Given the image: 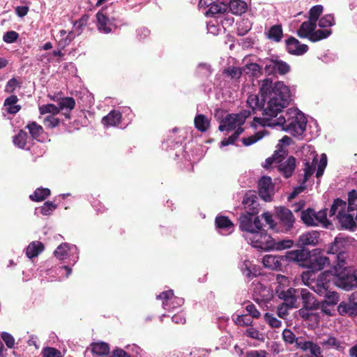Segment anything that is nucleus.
Returning a JSON list of instances; mask_svg holds the SVG:
<instances>
[{"label":"nucleus","mask_w":357,"mask_h":357,"mask_svg":"<svg viewBox=\"0 0 357 357\" xmlns=\"http://www.w3.org/2000/svg\"><path fill=\"white\" fill-rule=\"evenodd\" d=\"M260 94L261 98L257 95H250L247 103L253 113L261 112L264 125L280 127L294 137L303 135L307 125L304 114L297 108L283 111L291 101L289 86L282 82L273 83L271 79L266 78L261 82Z\"/></svg>","instance_id":"f257e3e1"},{"label":"nucleus","mask_w":357,"mask_h":357,"mask_svg":"<svg viewBox=\"0 0 357 357\" xmlns=\"http://www.w3.org/2000/svg\"><path fill=\"white\" fill-rule=\"evenodd\" d=\"M327 209H322L316 212L313 208H308L301 211V219L308 227H314L321 225L327 227L330 224L327 219Z\"/></svg>","instance_id":"f03ea898"},{"label":"nucleus","mask_w":357,"mask_h":357,"mask_svg":"<svg viewBox=\"0 0 357 357\" xmlns=\"http://www.w3.org/2000/svg\"><path fill=\"white\" fill-rule=\"evenodd\" d=\"M276 213L275 231L286 234L290 233L295 223V218L293 213L289 208L284 206L279 207Z\"/></svg>","instance_id":"7ed1b4c3"},{"label":"nucleus","mask_w":357,"mask_h":357,"mask_svg":"<svg viewBox=\"0 0 357 357\" xmlns=\"http://www.w3.org/2000/svg\"><path fill=\"white\" fill-rule=\"evenodd\" d=\"M244 237L250 244L258 249L271 250L275 245L274 238L262 229L254 233L245 234Z\"/></svg>","instance_id":"20e7f679"},{"label":"nucleus","mask_w":357,"mask_h":357,"mask_svg":"<svg viewBox=\"0 0 357 357\" xmlns=\"http://www.w3.org/2000/svg\"><path fill=\"white\" fill-rule=\"evenodd\" d=\"M264 72L268 75H284L290 70V66L285 61L279 59L278 56L266 58L264 61Z\"/></svg>","instance_id":"39448f33"},{"label":"nucleus","mask_w":357,"mask_h":357,"mask_svg":"<svg viewBox=\"0 0 357 357\" xmlns=\"http://www.w3.org/2000/svg\"><path fill=\"white\" fill-rule=\"evenodd\" d=\"M240 228L245 234L254 233L262 228V224L257 215L243 214L239 218Z\"/></svg>","instance_id":"423d86ee"},{"label":"nucleus","mask_w":357,"mask_h":357,"mask_svg":"<svg viewBox=\"0 0 357 357\" xmlns=\"http://www.w3.org/2000/svg\"><path fill=\"white\" fill-rule=\"evenodd\" d=\"M258 191L260 197L265 202H271L275 194V185L270 176H263L258 182Z\"/></svg>","instance_id":"0eeeda50"},{"label":"nucleus","mask_w":357,"mask_h":357,"mask_svg":"<svg viewBox=\"0 0 357 357\" xmlns=\"http://www.w3.org/2000/svg\"><path fill=\"white\" fill-rule=\"evenodd\" d=\"M156 298L162 301V307L166 310H174L184 303V299L175 296L172 289L162 292Z\"/></svg>","instance_id":"6e6552de"},{"label":"nucleus","mask_w":357,"mask_h":357,"mask_svg":"<svg viewBox=\"0 0 357 357\" xmlns=\"http://www.w3.org/2000/svg\"><path fill=\"white\" fill-rule=\"evenodd\" d=\"M54 256L59 260H64L68 257H72L73 264L78 260V250L75 245H70L68 243H61L54 252Z\"/></svg>","instance_id":"1a4fd4ad"},{"label":"nucleus","mask_w":357,"mask_h":357,"mask_svg":"<svg viewBox=\"0 0 357 357\" xmlns=\"http://www.w3.org/2000/svg\"><path fill=\"white\" fill-rule=\"evenodd\" d=\"M278 171L285 177L289 178L295 168H296V159L294 156L287 157V153L284 151L282 156L280 157L277 164Z\"/></svg>","instance_id":"9d476101"},{"label":"nucleus","mask_w":357,"mask_h":357,"mask_svg":"<svg viewBox=\"0 0 357 357\" xmlns=\"http://www.w3.org/2000/svg\"><path fill=\"white\" fill-rule=\"evenodd\" d=\"M262 263L266 268L274 271H282L287 265L286 255H266L263 257Z\"/></svg>","instance_id":"9b49d317"},{"label":"nucleus","mask_w":357,"mask_h":357,"mask_svg":"<svg viewBox=\"0 0 357 357\" xmlns=\"http://www.w3.org/2000/svg\"><path fill=\"white\" fill-rule=\"evenodd\" d=\"M311 252L305 248L301 249L288 251L286 253V258L287 264L289 262H298L300 265L306 267V264L308 263Z\"/></svg>","instance_id":"f8f14e48"},{"label":"nucleus","mask_w":357,"mask_h":357,"mask_svg":"<svg viewBox=\"0 0 357 357\" xmlns=\"http://www.w3.org/2000/svg\"><path fill=\"white\" fill-rule=\"evenodd\" d=\"M317 249L313 250L314 253H311L308 263L306 264V268L312 272L321 271L329 264L328 257L317 255Z\"/></svg>","instance_id":"ddd939ff"},{"label":"nucleus","mask_w":357,"mask_h":357,"mask_svg":"<svg viewBox=\"0 0 357 357\" xmlns=\"http://www.w3.org/2000/svg\"><path fill=\"white\" fill-rule=\"evenodd\" d=\"M252 296L254 301L259 304L266 303L273 297V291L261 283L256 284Z\"/></svg>","instance_id":"4468645a"},{"label":"nucleus","mask_w":357,"mask_h":357,"mask_svg":"<svg viewBox=\"0 0 357 357\" xmlns=\"http://www.w3.org/2000/svg\"><path fill=\"white\" fill-rule=\"evenodd\" d=\"M336 284L345 291L356 288L357 277L355 271L352 274H340L337 279Z\"/></svg>","instance_id":"2eb2a0df"},{"label":"nucleus","mask_w":357,"mask_h":357,"mask_svg":"<svg viewBox=\"0 0 357 357\" xmlns=\"http://www.w3.org/2000/svg\"><path fill=\"white\" fill-rule=\"evenodd\" d=\"M320 234L317 231L312 230L302 234L297 241V245L300 248L306 246H315L318 244Z\"/></svg>","instance_id":"dca6fc26"},{"label":"nucleus","mask_w":357,"mask_h":357,"mask_svg":"<svg viewBox=\"0 0 357 357\" xmlns=\"http://www.w3.org/2000/svg\"><path fill=\"white\" fill-rule=\"evenodd\" d=\"M242 204L246 213L257 215L259 213V204L257 195L252 192L246 193L243 199Z\"/></svg>","instance_id":"f3484780"},{"label":"nucleus","mask_w":357,"mask_h":357,"mask_svg":"<svg viewBox=\"0 0 357 357\" xmlns=\"http://www.w3.org/2000/svg\"><path fill=\"white\" fill-rule=\"evenodd\" d=\"M287 51L294 55H303L308 50V46L305 44H301L298 40L293 36H290L285 41Z\"/></svg>","instance_id":"a211bd4d"},{"label":"nucleus","mask_w":357,"mask_h":357,"mask_svg":"<svg viewBox=\"0 0 357 357\" xmlns=\"http://www.w3.org/2000/svg\"><path fill=\"white\" fill-rule=\"evenodd\" d=\"M298 293L299 294L298 298L301 300L303 307L315 310L319 308V303L317 301L314 294L308 289H301Z\"/></svg>","instance_id":"6ab92c4d"},{"label":"nucleus","mask_w":357,"mask_h":357,"mask_svg":"<svg viewBox=\"0 0 357 357\" xmlns=\"http://www.w3.org/2000/svg\"><path fill=\"white\" fill-rule=\"evenodd\" d=\"M354 213H351V212H344L343 211H340L337 215L338 221L341 225V227L344 229H348L350 231H354L356 228V218H354Z\"/></svg>","instance_id":"aec40b11"},{"label":"nucleus","mask_w":357,"mask_h":357,"mask_svg":"<svg viewBox=\"0 0 357 357\" xmlns=\"http://www.w3.org/2000/svg\"><path fill=\"white\" fill-rule=\"evenodd\" d=\"M96 17L97 20V29L100 33L107 34L112 31L114 25L102 11H98Z\"/></svg>","instance_id":"412c9836"},{"label":"nucleus","mask_w":357,"mask_h":357,"mask_svg":"<svg viewBox=\"0 0 357 357\" xmlns=\"http://www.w3.org/2000/svg\"><path fill=\"white\" fill-rule=\"evenodd\" d=\"M299 289L289 288L287 291H282L279 294V297L283 299L286 305L290 307H297V300L299 298Z\"/></svg>","instance_id":"4be33fe9"},{"label":"nucleus","mask_w":357,"mask_h":357,"mask_svg":"<svg viewBox=\"0 0 357 357\" xmlns=\"http://www.w3.org/2000/svg\"><path fill=\"white\" fill-rule=\"evenodd\" d=\"M240 123L239 119L235 114H228L219 126L218 130L220 131H231L235 130L237 126H242Z\"/></svg>","instance_id":"5701e85b"},{"label":"nucleus","mask_w":357,"mask_h":357,"mask_svg":"<svg viewBox=\"0 0 357 357\" xmlns=\"http://www.w3.org/2000/svg\"><path fill=\"white\" fill-rule=\"evenodd\" d=\"M14 144L20 149L29 150L32 139L28 136L26 132L20 130V132L13 137Z\"/></svg>","instance_id":"b1692460"},{"label":"nucleus","mask_w":357,"mask_h":357,"mask_svg":"<svg viewBox=\"0 0 357 357\" xmlns=\"http://www.w3.org/2000/svg\"><path fill=\"white\" fill-rule=\"evenodd\" d=\"M240 268L242 273L250 279L260 274L259 268L248 259H245L240 264Z\"/></svg>","instance_id":"393cba45"},{"label":"nucleus","mask_w":357,"mask_h":357,"mask_svg":"<svg viewBox=\"0 0 357 357\" xmlns=\"http://www.w3.org/2000/svg\"><path fill=\"white\" fill-rule=\"evenodd\" d=\"M215 225L220 232L222 234H230L233 231L234 225L231 221L225 216H218L215 218Z\"/></svg>","instance_id":"a878e982"},{"label":"nucleus","mask_w":357,"mask_h":357,"mask_svg":"<svg viewBox=\"0 0 357 357\" xmlns=\"http://www.w3.org/2000/svg\"><path fill=\"white\" fill-rule=\"evenodd\" d=\"M316 28L317 22L309 20L301 24L299 29L297 31V35L301 38H307L309 39L310 34H312Z\"/></svg>","instance_id":"bb28decb"},{"label":"nucleus","mask_w":357,"mask_h":357,"mask_svg":"<svg viewBox=\"0 0 357 357\" xmlns=\"http://www.w3.org/2000/svg\"><path fill=\"white\" fill-rule=\"evenodd\" d=\"M330 286V281L326 280L324 275H321L317 278L313 290L321 296H324L328 291Z\"/></svg>","instance_id":"cd10ccee"},{"label":"nucleus","mask_w":357,"mask_h":357,"mask_svg":"<svg viewBox=\"0 0 357 357\" xmlns=\"http://www.w3.org/2000/svg\"><path fill=\"white\" fill-rule=\"evenodd\" d=\"M229 11L234 15H241L247 10V3L242 0H229L227 2Z\"/></svg>","instance_id":"c85d7f7f"},{"label":"nucleus","mask_w":357,"mask_h":357,"mask_svg":"<svg viewBox=\"0 0 357 357\" xmlns=\"http://www.w3.org/2000/svg\"><path fill=\"white\" fill-rule=\"evenodd\" d=\"M26 128L29 130L32 141L33 139H36L39 142L43 141L44 130L41 126L38 125L36 122L33 121L28 123Z\"/></svg>","instance_id":"c756f323"},{"label":"nucleus","mask_w":357,"mask_h":357,"mask_svg":"<svg viewBox=\"0 0 357 357\" xmlns=\"http://www.w3.org/2000/svg\"><path fill=\"white\" fill-rule=\"evenodd\" d=\"M75 106V101L73 98L66 97L59 100L58 107L59 112L61 110L66 109L67 112L64 113L66 119L70 118V111L74 109Z\"/></svg>","instance_id":"7c9ffc66"},{"label":"nucleus","mask_w":357,"mask_h":357,"mask_svg":"<svg viewBox=\"0 0 357 357\" xmlns=\"http://www.w3.org/2000/svg\"><path fill=\"white\" fill-rule=\"evenodd\" d=\"M121 114L117 110H112L102 119V123L106 126H116L121 120Z\"/></svg>","instance_id":"2f4dec72"},{"label":"nucleus","mask_w":357,"mask_h":357,"mask_svg":"<svg viewBox=\"0 0 357 357\" xmlns=\"http://www.w3.org/2000/svg\"><path fill=\"white\" fill-rule=\"evenodd\" d=\"M45 247L43 243L35 241L29 243L26 250V255L28 258L32 259L41 253Z\"/></svg>","instance_id":"473e14b6"},{"label":"nucleus","mask_w":357,"mask_h":357,"mask_svg":"<svg viewBox=\"0 0 357 357\" xmlns=\"http://www.w3.org/2000/svg\"><path fill=\"white\" fill-rule=\"evenodd\" d=\"M209 8L206 12V15H215L218 13H224L227 11L228 6H227V1H225V0L219 1V2L213 3L209 6H208Z\"/></svg>","instance_id":"72a5a7b5"},{"label":"nucleus","mask_w":357,"mask_h":357,"mask_svg":"<svg viewBox=\"0 0 357 357\" xmlns=\"http://www.w3.org/2000/svg\"><path fill=\"white\" fill-rule=\"evenodd\" d=\"M18 98L15 95H12L5 100L4 106L9 114H15L20 111L21 106L16 104Z\"/></svg>","instance_id":"f704fd0d"},{"label":"nucleus","mask_w":357,"mask_h":357,"mask_svg":"<svg viewBox=\"0 0 357 357\" xmlns=\"http://www.w3.org/2000/svg\"><path fill=\"white\" fill-rule=\"evenodd\" d=\"M283 36V31L281 24L272 26L267 33L268 39L276 43L280 42Z\"/></svg>","instance_id":"c9c22d12"},{"label":"nucleus","mask_w":357,"mask_h":357,"mask_svg":"<svg viewBox=\"0 0 357 357\" xmlns=\"http://www.w3.org/2000/svg\"><path fill=\"white\" fill-rule=\"evenodd\" d=\"M195 127L200 132H206L210 126V121L204 114H197L194 119Z\"/></svg>","instance_id":"e433bc0d"},{"label":"nucleus","mask_w":357,"mask_h":357,"mask_svg":"<svg viewBox=\"0 0 357 357\" xmlns=\"http://www.w3.org/2000/svg\"><path fill=\"white\" fill-rule=\"evenodd\" d=\"M92 352L98 356H105L109 353V347L105 342H96L91 344Z\"/></svg>","instance_id":"4c0bfd02"},{"label":"nucleus","mask_w":357,"mask_h":357,"mask_svg":"<svg viewBox=\"0 0 357 357\" xmlns=\"http://www.w3.org/2000/svg\"><path fill=\"white\" fill-rule=\"evenodd\" d=\"M50 195L49 188H37L33 194L29 196L31 200L34 202H41Z\"/></svg>","instance_id":"58836bf2"},{"label":"nucleus","mask_w":357,"mask_h":357,"mask_svg":"<svg viewBox=\"0 0 357 357\" xmlns=\"http://www.w3.org/2000/svg\"><path fill=\"white\" fill-rule=\"evenodd\" d=\"M343 245V241L339 237H336L334 241L329 245L327 253L328 254H337V258L340 259V255L342 253V247Z\"/></svg>","instance_id":"ea45409f"},{"label":"nucleus","mask_w":357,"mask_h":357,"mask_svg":"<svg viewBox=\"0 0 357 357\" xmlns=\"http://www.w3.org/2000/svg\"><path fill=\"white\" fill-rule=\"evenodd\" d=\"M331 33L332 31L331 29H318L317 31L314 30L312 34H310V36L309 37V40L315 43L319 40L326 39L331 36Z\"/></svg>","instance_id":"a19ab883"},{"label":"nucleus","mask_w":357,"mask_h":357,"mask_svg":"<svg viewBox=\"0 0 357 357\" xmlns=\"http://www.w3.org/2000/svg\"><path fill=\"white\" fill-rule=\"evenodd\" d=\"M317 163V159L316 157L313 158L312 164L309 161L305 162L303 183L307 182L309 178L314 174Z\"/></svg>","instance_id":"79ce46f5"},{"label":"nucleus","mask_w":357,"mask_h":357,"mask_svg":"<svg viewBox=\"0 0 357 357\" xmlns=\"http://www.w3.org/2000/svg\"><path fill=\"white\" fill-rule=\"evenodd\" d=\"M243 70H244V71H245V73L247 74L250 73L252 76H255V77L262 75V70H263L261 66L256 63H250L246 64L245 66L244 67Z\"/></svg>","instance_id":"37998d69"},{"label":"nucleus","mask_w":357,"mask_h":357,"mask_svg":"<svg viewBox=\"0 0 357 357\" xmlns=\"http://www.w3.org/2000/svg\"><path fill=\"white\" fill-rule=\"evenodd\" d=\"M284 153V150L280 149L275 151L274 154L266 159L265 163L263 167L266 169H268L272 165L275 164L277 166L278 159L282 156Z\"/></svg>","instance_id":"c03bdc74"},{"label":"nucleus","mask_w":357,"mask_h":357,"mask_svg":"<svg viewBox=\"0 0 357 357\" xmlns=\"http://www.w3.org/2000/svg\"><path fill=\"white\" fill-rule=\"evenodd\" d=\"M324 300L321 302L323 303L335 306L337 302L339 301V296L338 294L335 291H332L328 290L327 294L324 296Z\"/></svg>","instance_id":"a18cd8bd"},{"label":"nucleus","mask_w":357,"mask_h":357,"mask_svg":"<svg viewBox=\"0 0 357 357\" xmlns=\"http://www.w3.org/2000/svg\"><path fill=\"white\" fill-rule=\"evenodd\" d=\"M322 345L328 347L335 348L337 350L342 351L344 347L342 345L341 342L335 337L330 336L326 340L321 342Z\"/></svg>","instance_id":"49530a36"},{"label":"nucleus","mask_w":357,"mask_h":357,"mask_svg":"<svg viewBox=\"0 0 357 357\" xmlns=\"http://www.w3.org/2000/svg\"><path fill=\"white\" fill-rule=\"evenodd\" d=\"M264 131H259L256 132L254 135L243 138L242 142L246 146H250L254 143L257 142V141L260 140L261 139H262L264 136Z\"/></svg>","instance_id":"de8ad7c7"},{"label":"nucleus","mask_w":357,"mask_h":357,"mask_svg":"<svg viewBox=\"0 0 357 357\" xmlns=\"http://www.w3.org/2000/svg\"><path fill=\"white\" fill-rule=\"evenodd\" d=\"M319 26L321 28L331 27L335 24L334 16L332 14L325 15L319 20Z\"/></svg>","instance_id":"09e8293b"},{"label":"nucleus","mask_w":357,"mask_h":357,"mask_svg":"<svg viewBox=\"0 0 357 357\" xmlns=\"http://www.w3.org/2000/svg\"><path fill=\"white\" fill-rule=\"evenodd\" d=\"M212 73L211 66L206 63H200L197 68V74L202 77H208Z\"/></svg>","instance_id":"8fccbe9b"},{"label":"nucleus","mask_w":357,"mask_h":357,"mask_svg":"<svg viewBox=\"0 0 357 357\" xmlns=\"http://www.w3.org/2000/svg\"><path fill=\"white\" fill-rule=\"evenodd\" d=\"M251 29V24L249 20H242L237 24V34L245 36Z\"/></svg>","instance_id":"3c124183"},{"label":"nucleus","mask_w":357,"mask_h":357,"mask_svg":"<svg viewBox=\"0 0 357 357\" xmlns=\"http://www.w3.org/2000/svg\"><path fill=\"white\" fill-rule=\"evenodd\" d=\"M274 245L271 250L275 249L278 250H281L287 248H290L294 245V241L291 239L281 240L276 241L274 239Z\"/></svg>","instance_id":"603ef678"},{"label":"nucleus","mask_w":357,"mask_h":357,"mask_svg":"<svg viewBox=\"0 0 357 357\" xmlns=\"http://www.w3.org/2000/svg\"><path fill=\"white\" fill-rule=\"evenodd\" d=\"M264 320L272 328H280L282 326V321L268 312L264 314Z\"/></svg>","instance_id":"864d4df0"},{"label":"nucleus","mask_w":357,"mask_h":357,"mask_svg":"<svg viewBox=\"0 0 357 357\" xmlns=\"http://www.w3.org/2000/svg\"><path fill=\"white\" fill-rule=\"evenodd\" d=\"M40 113L41 114H52L51 115L59 113V108L53 104H47L42 105L39 107Z\"/></svg>","instance_id":"5fc2aeb1"},{"label":"nucleus","mask_w":357,"mask_h":357,"mask_svg":"<svg viewBox=\"0 0 357 357\" xmlns=\"http://www.w3.org/2000/svg\"><path fill=\"white\" fill-rule=\"evenodd\" d=\"M347 203L340 198L334 199L333 203L329 210V216L332 217L335 215L338 208L343 209L346 207Z\"/></svg>","instance_id":"6e6d98bb"},{"label":"nucleus","mask_w":357,"mask_h":357,"mask_svg":"<svg viewBox=\"0 0 357 357\" xmlns=\"http://www.w3.org/2000/svg\"><path fill=\"white\" fill-rule=\"evenodd\" d=\"M323 11V6L321 5H317L310 8L309 12V20L317 22L319 16Z\"/></svg>","instance_id":"4d7b16f0"},{"label":"nucleus","mask_w":357,"mask_h":357,"mask_svg":"<svg viewBox=\"0 0 357 357\" xmlns=\"http://www.w3.org/2000/svg\"><path fill=\"white\" fill-rule=\"evenodd\" d=\"M357 199V190H352L348 193V211L354 212L356 210V201Z\"/></svg>","instance_id":"13d9d810"},{"label":"nucleus","mask_w":357,"mask_h":357,"mask_svg":"<svg viewBox=\"0 0 357 357\" xmlns=\"http://www.w3.org/2000/svg\"><path fill=\"white\" fill-rule=\"evenodd\" d=\"M297 338L298 337L290 329L285 328L282 332V339L287 344H294Z\"/></svg>","instance_id":"bf43d9fd"},{"label":"nucleus","mask_w":357,"mask_h":357,"mask_svg":"<svg viewBox=\"0 0 357 357\" xmlns=\"http://www.w3.org/2000/svg\"><path fill=\"white\" fill-rule=\"evenodd\" d=\"M338 312L341 315L344 314H353L356 312L354 309H353V306L351 303H344L342 302L338 306Z\"/></svg>","instance_id":"052dcab7"},{"label":"nucleus","mask_w":357,"mask_h":357,"mask_svg":"<svg viewBox=\"0 0 357 357\" xmlns=\"http://www.w3.org/2000/svg\"><path fill=\"white\" fill-rule=\"evenodd\" d=\"M56 208V205L55 204L52 202L47 201L40 208V211L44 215H50Z\"/></svg>","instance_id":"680f3d73"},{"label":"nucleus","mask_w":357,"mask_h":357,"mask_svg":"<svg viewBox=\"0 0 357 357\" xmlns=\"http://www.w3.org/2000/svg\"><path fill=\"white\" fill-rule=\"evenodd\" d=\"M43 357H62L61 353L54 347H47L42 351Z\"/></svg>","instance_id":"e2e57ef3"},{"label":"nucleus","mask_w":357,"mask_h":357,"mask_svg":"<svg viewBox=\"0 0 357 357\" xmlns=\"http://www.w3.org/2000/svg\"><path fill=\"white\" fill-rule=\"evenodd\" d=\"M245 335L255 340H261L263 335L255 328L249 327L245 331Z\"/></svg>","instance_id":"0e129e2a"},{"label":"nucleus","mask_w":357,"mask_h":357,"mask_svg":"<svg viewBox=\"0 0 357 357\" xmlns=\"http://www.w3.org/2000/svg\"><path fill=\"white\" fill-rule=\"evenodd\" d=\"M59 119L56 118L54 115H49L44 119V124L46 127L53 128L59 124Z\"/></svg>","instance_id":"69168bd1"},{"label":"nucleus","mask_w":357,"mask_h":357,"mask_svg":"<svg viewBox=\"0 0 357 357\" xmlns=\"http://www.w3.org/2000/svg\"><path fill=\"white\" fill-rule=\"evenodd\" d=\"M19 38V34L15 31H7L3 36V40L6 43H13Z\"/></svg>","instance_id":"338daca9"},{"label":"nucleus","mask_w":357,"mask_h":357,"mask_svg":"<svg viewBox=\"0 0 357 357\" xmlns=\"http://www.w3.org/2000/svg\"><path fill=\"white\" fill-rule=\"evenodd\" d=\"M308 351H310L311 355L314 357H323L320 347L313 342H310Z\"/></svg>","instance_id":"774afa93"}]
</instances>
